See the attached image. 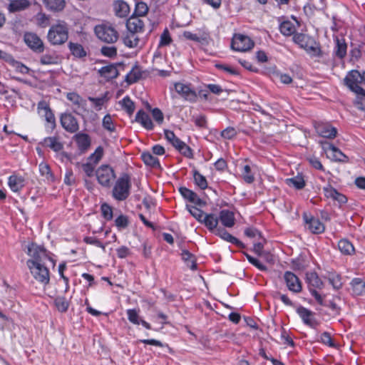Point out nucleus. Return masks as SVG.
<instances>
[{"mask_svg": "<svg viewBox=\"0 0 365 365\" xmlns=\"http://www.w3.org/2000/svg\"><path fill=\"white\" fill-rule=\"evenodd\" d=\"M293 42L300 48L304 49L308 55L312 58H321L323 56V51L320 43L315 38L308 34L297 32L292 36Z\"/></svg>", "mask_w": 365, "mask_h": 365, "instance_id": "1", "label": "nucleus"}, {"mask_svg": "<svg viewBox=\"0 0 365 365\" xmlns=\"http://www.w3.org/2000/svg\"><path fill=\"white\" fill-rule=\"evenodd\" d=\"M27 255L30 256L31 258L28 259L26 262V264H31L30 262H34L38 264H43L46 259H48L51 262L53 267L56 265V260L53 259V255L48 251L44 246L39 245L35 242H31L27 246Z\"/></svg>", "mask_w": 365, "mask_h": 365, "instance_id": "2", "label": "nucleus"}, {"mask_svg": "<svg viewBox=\"0 0 365 365\" xmlns=\"http://www.w3.org/2000/svg\"><path fill=\"white\" fill-rule=\"evenodd\" d=\"M131 187L130 175L127 173H123L113 185L112 197L117 201H124L130 196Z\"/></svg>", "mask_w": 365, "mask_h": 365, "instance_id": "3", "label": "nucleus"}, {"mask_svg": "<svg viewBox=\"0 0 365 365\" xmlns=\"http://www.w3.org/2000/svg\"><path fill=\"white\" fill-rule=\"evenodd\" d=\"M68 25L63 21H58L53 24L48 32L47 38L53 46L62 45L68 38Z\"/></svg>", "mask_w": 365, "mask_h": 365, "instance_id": "4", "label": "nucleus"}, {"mask_svg": "<svg viewBox=\"0 0 365 365\" xmlns=\"http://www.w3.org/2000/svg\"><path fill=\"white\" fill-rule=\"evenodd\" d=\"M344 82L350 91L356 94L360 93L364 91L361 85H365V71L361 73L357 70H351L347 73Z\"/></svg>", "mask_w": 365, "mask_h": 365, "instance_id": "5", "label": "nucleus"}, {"mask_svg": "<svg viewBox=\"0 0 365 365\" xmlns=\"http://www.w3.org/2000/svg\"><path fill=\"white\" fill-rule=\"evenodd\" d=\"M94 32L99 40L107 43H113L118 39V33L110 24L96 25Z\"/></svg>", "mask_w": 365, "mask_h": 365, "instance_id": "6", "label": "nucleus"}, {"mask_svg": "<svg viewBox=\"0 0 365 365\" xmlns=\"http://www.w3.org/2000/svg\"><path fill=\"white\" fill-rule=\"evenodd\" d=\"M31 264L27 265L33 277L43 285H47L50 282V272L48 269L43 264H38L30 262Z\"/></svg>", "mask_w": 365, "mask_h": 365, "instance_id": "7", "label": "nucleus"}, {"mask_svg": "<svg viewBox=\"0 0 365 365\" xmlns=\"http://www.w3.org/2000/svg\"><path fill=\"white\" fill-rule=\"evenodd\" d=\"M98 183L104 187H110L116 178L114 170L109 165H101L96 171Z\"/></svg>", "mask_w": 365, "mask_h": 365, "instance_id": "8", "label": "nucleus"}, {"mask_svg": "<svg viewBox=\"0 0 365 365\" xmlns=\"http://www.w3.org/2000/svg\"><path fill=\"white\" fill-rule=\"evenodd\" d=\"M254 46V42L247 36L235 34L231 42V48L237 51L245 52Z\"/></svg>", "mask_w": 365, "mask_h": 365, "instance_id": "9", "label": "nucleus"}, {"mask_svg": "<svg viewBox=\"0 0 365 365\" xmlns=\"http://www.w3.org/2000/svg\"><path fill=\"white\" fill-rule=\"evenodd\" d=\"M174 88L175 91L184 98V100L190 103H195L197 99L196 91L191 88L190 84H184L182 83H175Z\"/></svg>", "mask_w": 365, "mask_h": 365, "instance_id": "10", "label": "nucleus"}, {"mask_svg": "<svg viewBox=\"0 0 365 365\" xmlns=\"http://www.w3.org/2000/svg\"><path fill=\"white\" fill-rule=\"evenodd\" d=\"M304 222L310 232L313 234H321L325 230L324 225L317 217H314L307 212L302 215Z\"/></svg>", "mask_w": 365, "mask_h": 365, "instance_id": "11", "label": "nucleus"}, {"mask_svg": "<svg viewBox=\"0 0 365 365\" xmlns=\"http://www.w3.org/2000/svg\"><path fill=\"white\" fill-rule=\"evenodd\" d=\"M60 123L63 128L70 133H75L79 130L78 121L71 113H62Z\"/></svg>", "mask_w": 365, "mask_h": 365, "instance_id": "12", "label": "nucleus"}, {"mask_svg": "<svg viewBox=\"0 0 365 365\" xmlns=\"http://www.w3.org/2000/svg\"><path fill=\"white\" fill-rule=\"evenodd\" d=\"M24 38L26 44L34 51L36 53H42L43 51V43L36 34L26 33Z\"/></svg>", "mask_w": 365, "mask_h": 365, "instance_id": "13", "label": "nucleus"}, {"mask_svg": "<svg viewBox=\"0 0 365 365\" xmlns=\"http://www.w3.org/2000/svg\"><path fill=\"white\" fill-rule=\"evenodd\" d=\"M284 279L289 291L294 293H299L302 291V283L297 275L292 272H286Z\"/></svg>", "mask_w": 365, "mask_h": 365, "instance_id": "14", "label": "nucleus"}, {"mask_svg": "<svg viewBox=\"0 0 365 365\" xmlns=\"http://www.w3.org/2000/svg\"><path fill=\"white\" fill-rule=\"evenodd\" d=\"M182 36L186 39L197 42L204 46H208L212 41L210 34L206 31H203L201 34L197 35L191 31H185Z\"/></svg>", "mask_w": 365, "mask_h": 365, "instance_id": "15", "label": "nucleus"}, {"mask_svg": "<svg viewBox=\"0 0 365 365\" xmlns=\"http://www.w3.org/2000/svg\"><path fill=\"white\" fill-rule=\"evenodd\" d=\"M317 133L322 137L332 139L336 137L337 130L329 123H318L315 125Z\"/></svg>", "mask_w": 365, "mask_h": 365, "instance_id": "16", "label": "nucleus"}, {"mask_svg": "<svg viewBox=\"0 0 365 365\" xmlns=\"http://www.w3.org/2000/svg\"><path fill=\"white\" fill-rule=\"evenodd\" d=\"M144 22L139 16L132 15L126 21V28L129 33L135 34L143 31Z\"/></svg>", "mask_w": 365, "mask_h": 365, "instance_id": "17", "label": "nucleus"}, {"mask_svg": "<svg viewBox=\"0 0 365 365\" xmlns=\"http://www.w3.org/2000/svg\"><path fill=\"white\" fill-rule=\"evenodd\" d=\"M297 313L304 324L311 328H314L317 326L316 320L313 318L314 312L311 310L303 306H299L297 309Z\"/></svg>", "mask_w": 365, "mask_h": 365, "instance_id": "18", "label": "nucleus"}, {"mask_svg": "<svg viewBox=\"0 0 365 365\" xmlns=\"http://www.w3.org/2000/svg\"><path fill=\"white\" fill-rule=\"evenodd\" d=\"M38 108L44 110L45 120L48 123L46 128L49 129L48 132H52L56 128V123L55 115L51 108L45 103L41 102L38 103Z\"/></svg>", "mask_w": 365, "mask_h": 365, "instance_id": "19", "label": "nucleus"}, {"mask_svg": "<svg viewBox=\"0 0 365 365\" xmlns=\"http://www.w3.org/2000/svg\"><path fill=\"white\" fill-rule=\"evenodd\" d=\"M179 192L184 199L188 200L189 202L196 205L202 207L205 205V202L200 199L194 191L185 187H180L179 188Z\"/></svg>", "mask_w": 365, "mask_h": 365, "instance_id": "20", "label": "nucleus"}, {"mask_svg": "<svg viewBox=\"0 0 365 365\" xmlns=\"http://www.w3.org/2000/svg\"><path fill=\"white\" fill-rule=\"evenodd\" d=\"M77 147L81 153H86L91 146V140L90 136L84 133H76L73 136Z\"/></svg>", "mask_w": 365, "mask_h": 365, "instance_id": "21", "label": "nucleus"}, {"mask_svg": "<svg viewBox=\"0 0 365 365\" xmlns=\"http://www.w3.org/2000/svg\"><path fill=\"white\" fill-rule=\"evenodd\" d=\"M334 41V48L333 53L335 57L341 60L346 56L347 44L346 41L344 38H339L338 36H336Z\"/></svg>", "mask_w": 365, "mask_h": 365, "instance_id": "22", "label": "nucleus"}, {"mask_svg": "<svg viewBox=\"0 0 365 365\" xmlns=\"http://www.w3.org/2000/svg\"><path fill=\"white\" fill-rule=\"evenodd\" d=\"M216 235L220 237L222 240L229 242L238 247L245 248V246L243 242H242L237 237L232 236L230 234L225 228L219 227L216 230V232L215 233Z\"/></svg>", "mask_w": 365, "mask_h": 365, "instance_id": "23", "label": "nucleus"}, {"mask_svg": "<svg viewBox=\"0 0 365 365\" xmlns=\"http://www.w3.org/2000/svg\"><path fill=\"white\" fill-rule=\"evenodd\" d=\"M31 6L29 0H11L7 6L9 13L25 11Z\"/></svg>", "mask_w": 365, "mask_h": 365, "instance_id": "24", "label": "nucleus"}, {"mask_svg": "<svg viewBox=\"0 0 365 365\" xmlns=\"http://www.w3.org/2000/svg\"><path fill=\"white\" fill-rule=\"evenodd\" d=\"M127 317L129 322L133 324H142L145 329H151L150 324L141 319L138 314V312L135 309H129L127 310Z\"/></svg>", "mask_w": 365, "mask_h": 365, "instance_id": "25", "label": "nucleus"}, {"mask_svg": "<svg viewBox=\"0 0 365 365\" xmlns=\"http://www.w3.org/2000/svg\"><path fill=\"white\" fill-rule=\"evenodd\" d=\"M135 120L148 130L153 129L154 125L150 117L143 109L137 112Z\"/></svg>", "mask_w": 365, "mask_h": 365, "instance_id": "26", "label": "nucleus"}, {"mask_svg": "<svg viewBox=\"0 0 365 365\" xmlns=\"http://www.w3.org/2000/svg\"><path fill=\"white\" fill-rule=\"evenodd\" d=\"M8 185L13 192H17L25 186V179L22 176L12 175L9 177Z\"/></svg>", "mask_w": 365, "mask_h": 365, "instance_id": "27", "label": "nucleus"}, {"mask_svg": "<svg viewBox=\"0 0 365 365\" xmlns=\"http://www.w3.org/2000/svg\"><path fill=\"white\" fill-rule=\"evenodd\" d=\"M305 279L308 284L309 291L310 288L316 289H322L323 287V282L315 272H307Z\"/></svg>", "mask_w": 365, "mask_h": 365, "instance_id": "28", "label": "nucleus"}, {"mask_svg": "<svg viewBox=\"0 0 365 365\" xmlns=\"http://www.w3.org/2000/svg\"><path fill=\"white\" fill-rule=\"evenodd\" d=\"M219 222V217H217L214 213L205 214L203 220L202 221V224H204L205 226L212 232L215 233L216 230H217V225Z\"/></svg>", "mask_w": 365, "mask_h": 365, "instance_id": "29", "label": "nucleus"}, {"mask_svg": "<svg viewBox=\"0 0 365 365\" xmlns=\"http://www.w3.org/2000/svg\"><path fill=\"white\" fill-rule=\"evenodd\" d=\"M352 294L361 296L365 294V281L361 278H354L350 283Z\"/></svg>", "mask_w": 365, "mask_h": 365, "instance_id": "30", "label": "nucleus"}, {"mask_svg": "<svg viewBox=\"0 0 365 365\" xmlns=\"http://www.w3.org/2000/svg\"><path fill=\"white\" fill-rule=\"evenodd\" d=\"M113 6L115 15L119 17H126L130 13L129 5L123 0L115 1Z\"/></svg>", "mask_w": 365, "mask_h": 365, "instance_id": "31", "label": "nucleus"}, {"mask_svg": "<svg viewBox=\"0 0 365 365\" xmlns=\"http://www.w3.org/2000/svg\"><path fill=\"white\" fill-rule=\"evenodd\" d=\"M143 71L140 66L135 64L131 71L125 76V81L128 84H133L138 81L142 78Z\"/></svg>", "mask_w": 365, "mask_h": 365, "instance_id": "32", "label": "nucleus"}, {"mask_svg": "<svg viewBox=\"0 0 365 365\" xmlns=\"http://www.w3.org/2000/svg\"><path fill=\"white\" fill-rule=\"evenodd\" d=\"M219 220L227 227H232L235 225V217L232 212L222 210L220 212Z\"/></svg>", "mask_w": 365, "mask_h": 365, "instance_id": "33", "label": "nucleus"}, {"mask_svg": "<svg viewBox=\"0 0 365 365\" xmlns=\"http://www.w3.org/2000/svg\"><path fill=\"white\" fill-rule=\"evenodd\" d=\"M43 146L48 147L55 152H58L63 148V145L57 137H46L41 143Z\"/></svg>", "mask_w": 365, "mask_h": 365, "instance_id": "34", "label": "nucleus"}, {"mask_svg": "<svg viewBox=\"0 0 365 365\" xmlns=\"http://www.w3.org/2000/svg\"><path fill=\"white\" fill-rule=\"evenodd\" d=\"M98 72L101 76L107 79H114L119 75L116 66L113 64L102 67Z\"/></svg>", "mask_w": 365, "mask_h": 365, "instance_id": "35", "label": "nucleus"}, {"mask_svg": "<svg viewBox=\"0 0 365 365\" xmlns=\"http://www.w3.org/2000/svg\"><path fill=\"white\" fill-rule=\"evenodd\" d=\"M279 29L281 34L286 36H294V34L297 33L295 32L296 27L294 24L289 20L281 22L279 26Z\"/></svg>", "mask_w": 365, "mask_h": 365, "instance_id": "36", "label": "nucleus"}, {"mask_svg": "<svg viewBox=\"0 0 365 365\" xmlns=\"http://www.w3.org/2000/svg\"><path fill=\"white\" fill-rule=\"evenodd\" d=\"M338 248L342 254L346 255H351L355 252L354 245L346 239H341L339 241Z\"/></svg>", "mask_w": 365, "mask_h": 365, "instance_id": "37", "label": "nucleus"}, {"mask_svg": "<svg viewBox=\"0 0 365 365\" xmlns=\"http://www.w3.org/2000/svg\"><path fill=\"white\" fill-rule=\"evenodd\" d=\"M68 48L71 54L76 58H81L87 55V52L80 43L70 42L68 43Z\"/></svg>", "mask_w": 365, "mask_h": 365, "instance_id": "38", "label": "nucleus"}, {"mask_svg": "<svg viewBox=\"0 0 365 365\" xmlns=\"http://www.w3.org/2000/svg\"><path fill=\"white\" fill-rule=\"evenodd\" d=\"M182 259L186 263L187 267L192 270L197 269V263L195 256L190 252L188 250H182Z\"/></svg>", "mask_w": 365, "mask_h": 365, "instance_id": "39", "label": "nucleus"}, {"mask_svg": "<svg viewBox=\"0 0 365 365\" xmlns=\"http://www.w3.org/2000/svg\"><path fill=\"white\" fill-rule=\"evenodd\" d=\"M141 159L146 165L154 168H160L159 160L149 152H144L141 154Z\"/></svg>", "mask_w": 365, "mask_h": 365, "instance_id": "40", "label": "nucleus"}, {"mask_svg": "<svg viewBox=\"0 0 365 365\" xmlns=\"http://www.w3.org/2000/svg\"><path fill=\"white\" fill-rule=\"evenodd\" d=\"M43 4L48 10L53 11H62L66 5L64 0H43Z\"/></svg>", "mask_w": 365, "mask_h": 365, "instance_id": "41", "label": "nucleus"}, {"mask_svg": "<svg viewBox=\"0 0 365 365\" xmlns=\"http://www.w3.org/2000/svg\"><path fill=\"white\" fill-rule=\"evenodd\" d=\"M326 149L332 152L333 158L336 161L342 163H347L349 161V158L333 144H329Z\"/></svg>", "mask_w": 365, "mask_h": 365, "instance_id": "42", "label": "nucleus"}, {"mask_svg": "<svg viewBox=\"0 0 365 365\" xmlns=\"http://www.w3.org/2000/svg\"><path fill=\"white\" fill-rule=\"evenodd\" d=\"M39 172L41 175L45 178V180L48 182H53L55 180L53 174L49 165L45 163L39 164Z\"/></svg>", "mask_w": 365, "mask_h": 365, "instance_id": "43", "label": "nucleus"}, {"mask_svg": "<svg viewBox=\"0 0 365 365\" xmlns=\"http://www.w3.org/2000/svg\"><path fill=\"white\" fill-rule=\"evenodd\" d=\"M88 100L91 103H92L95 109L97 111H99L102 109V107L104 105V103L108 101V93L107 92L105 93L101 97H99V98H94V97L89 96L88 98Z\"/></svg>", "mask_w": 365, "mask_h": 365, "instance_id": "44", "label": "nucleus"}, {"mask_svg": "<svg viewBox=\"0 0 365 365\" xmlns=\"http://www.w3.org/2000/svg\"><path fill=\"white\" fill-rule=\"evenodd\" d=\"M192 175L195 184L198 186L201 190H205L207 187V181L205 176L200 174L197 170H192Z\"/></svg>", "mask_w": 365, "mask_h": 365, "instance_id": "45", "label": "nucleus"}, {"mask_svg": "<svg viewBox=\"0 0 365 365\" xmlns=\"http://www.w3.org/2000/svg\"><path fill=\"white\" fill-rule=\"evenodd\" d=\"M130 223L129 217L123 214H120L115 220V225L119 231L126 229Z\"/></svg>", "mask_w": 365, "mask_h": 365, "instance_id": "46", "label": "nucleus"}, {"mask_svg": "<svg viewBox=\"0 0 365 365\" xmlns=\"http://www.w3.org/2000/svg\"><path fill=\"white\" fill-rule=\"evenodd\" d=\"M119 103L121 105L122 108L126 111V113L131 115L135 110V104L133 101L130 98L129 96H125Z\"/></svg>", "mask_w": 365, "mask_h": 365, "instance_id": "47", "label": "nucleus"}, {"mask_svg": "<svg viewBox=\"0 0 365 365\" xmlns=\"http://www.w3.org/2000/svg\"><path fill=\"white\" fill-rule=\"evenodd\" d=\"M287 181L289 185H292L297 190H302L306 185L303 176L300 175L289 178Z\"/></svg>", "mask_w": 365, "mask_h": 365, "instance_id": "48", "label": "nucleus"}, {"mask_svg": "<svg viewBox=\"0 0 365 365\" xmlns=\"http://www.w3.org/2000/svg\"><path fill=\"white\" fill-rule=\"evenodd\" d=\"M54 304L61 312H66L69 307V302L65 297L58 296L54 299Z\"/></svg>", "mask_w": 365, "mask_h": 365, "instance_id": "49", "label": "nucleus"}, {"mask_svg": "<svg viewBox=\"0 0 365 365\" xmlns=\"http://www.w3.org/2000/svg\"><path fill=\"white\" fill-rule=\"evenodd\" d=\"M328 280L329 284L335 289H339L342 287L343 283L341 282V277L336 273H330L328 276Z\"/></svg>", "mask_w": 365, "mask_h": 365, "instance_id": "50", "label": "nucleus"}, {"mask_svg": "<svg viewBox=\"0 0 365 365\" xmlns=\"http://www.w3.org/2000/svg\"><path fill=\"white\" fill-rule=\"evenodd\" d=\"M148 12V5L143 1H139L135 3V7L133 15L136 16H144Z\"/></svg>", "mask_w": 365, "mask_h": 365, "instance_id": "51", "label": "nucleus"}, {"mask_svg": "<svg viewBox=\"0 0 365 365\" xmlns=\"http://www.w3.org/2000/svg\"><path fill=\"white\" fill-rule=\"evenodd\" d=\"M125 45L129 48H135L138 46L139 38L135 36V34L129 33L123 38Z\"/></svg>", "mask_w": 365, "mask_h": 365, "instance_id": "52", "label": "nucleus"}, {"mask_svg": "<svg viewBox=\"0 0 365 365\" xmlns=\"http://www.w3.org/2000/svg\"><path fill=\"white\" fill-rule=\"evenodd\" d=\"M101 211L103 217L106 219L107 221H110L113 219V208L108 204L103 203L101 206Z\"/></svg>", "mask_w": 365, "mask_h": 365, "instance_id": "53", "label": "nucleus"}, {"mask_svg": "<svg viewBox=\"0 0 365 365\" xmlns=\"http://www.w3.org/2000/svg\"><path fill=\"white\" fill-rule=\"evenodd\" d=\"M187 209L189 212L193 216L198 222H202L205 213L200 209L195 206L187 205Z\"/></svg>", "mask_w": 365, "mask_h": 365, "instance_id": "54", "label": "nucleus"}, {"mask_svg": "<svg viewBox=\"0 0 365 365\" xmlns=\"http://www.w3.org/2000/svg\"><path fill=\"white\" fill-rule=\"evenodd\" d=\"M172 38L170 37V32L166 28L160 35L159 46H169L172 42Z\"/></svg>", "mask_w": 365, "mask_h": 365, "instance_id": "55", "label": "nucleus"}, {"mask_svg": "<svg viewBox=\"0 0 365 365\" xmlns=\"http://www.w3.org/2000/svg\"><path fill=\"white\" fill-rule=\"evenodd\" d=\"M40 63L43 65H53L58 63V57L56 55L44 54L40 58Z\"/></svg>", "mask_w": 365, "mask_h": 365, "instance_id": "56", "label": "nucleus"}, {"mask_svg": "<svg viewBox=\"0 0 365 365\" xmlns=\"http://www.w3.org/2000/svg\"><path fill=\"white\" fill-rule=\"evenodd\" d=\"M354 105L358 109L365 112V90L356 94Z\"/></svg>", "mask_w": 365, "mask_h": 365, "instance_id": "57", "label": "nucleus"}, {"mask_svg": "<svg viewBox=\"0 0 365 365\" xmlns=\"http://www.w3.org/2000/svg\"><path fill=\"white\" fill-rule=\"evenodd\" d=\"M192 120L195 123V125L200 128H207V122L205 115H193Z\"/></svg>", "mask_w": 365, "mask_h": 365, "instance_id": "58", "label": "nucleus"}, {"mask_svg": "<svg viewBox=\"0 0 365 365\" xmlns=\"http://www.w3.org/2000/svg\"><path fill=\"white\" fill-rule=\"evenodd\" d=\"M242 178L247 183H252L255 180V177L251 174V168L249 165H245L243 167V170L242 171Z\"/></svg>", "mask_w": 365, "mask_h": 365, "instance_id": "59", "label": "nucleus"}, {"mask_svg": "<svg viewBox=\"0 0 365 365\" xmlns=\"http://www.w3.org/2000/svg\"><path fill=\"white\" fill-rule=\"evenodd\" d=\"M237 134L236 129L234 127H227L221 132V137L224 139L231 140L234 138Z\"/></svg>", "mask_w": 365, "mask_h": 365, "instance_id": "60", "label": "nucleus"}, {"mask_svg": "<svg viewBox=\"0 0 365 365\" xmlns=\"http://www.w3.org/2000/svg\"><path fill=\"white\" fill-rule=\"evenodd\" d=\"M102 124L103 127L110 132H113L115 130L111 116L109 114L104 116Z\"/></svg>", "mask_w": 365, "mask_h": 365, "instance_id": "61", "label": "nucleus"}, {"mask_svg": "<svg viewBox=\"0 0 365 365\" xmlns=\"http://www.w3.org/2000/svg\"><path fill=\"white\" fill-rule=\"evenodd\" d=\"M102 55L106 57L113 58L117 56V48L115 46H103L101 48Z\"/></svg>", "mask_w": 365, "mask_h": 365, "instance_id": "62", "label": "nucleus"}, {"mask_svg": "<svg viewBox=\"0 0 365 365\" xmlns=\"http://www.w3.org/2000/svg\"><path fill=\"white\" fill-rule=\"evenodd\" d=\"M282 344L286 346H294V342L292 338L289 336V333L283 328H282L281 333Z\"/></svg>", "mask_w": 365, "mask_h": 365, "instance_id": "63", "label": "nucleus"}, {"mask_svg": "<svg viewBox=\"0 0 365 365\" xmlns=\"http://www.w3.org/2000/svg\"><path fill=\"white\" fill-rule=\"evenodd\" d=\"M103 155V148L102 146H98L95 152L89 156V159L95 164H97Z\"/></svg>", "mask_w": 365, "mask_h": 365, "instance_id": "64", "label": "nucleus"}]
</instances>
